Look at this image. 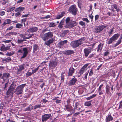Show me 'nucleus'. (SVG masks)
I'll list each match as a JSON object with an SVG mask.
<instances>
[{
  "label": "nucleus",
  "instance_id": "e2e57ef3",
  "mask_svg": "<svg viewBox=\"0 0 122 122\" xmlns=\"http://www.w3.org/2000/svg\"><path fill=\"white\" fill-rule=\"evenodd\" d=\"M8 2V0H4L3 1L2 4L3 5H5Z\"/></svg>",
  "mask_w": 122,
  "mask_h": 122
},
{
  "label": "nucleus",
  "instance_id": "5fc2aeb1",
  "mask_svg": "<svg viewBox=\"0 0 122 122\" xmlns=\"http://www.w3.org/2000/svg\"><path fill=\"white\" fill-rule=\"evenodd\" d=\"M63 25L64 24L61 23L60 22L58 27L59 29H61L63 28Z\"/></svg>",
  "mask_w": 122,
  "mask_h": 122
},
{
  "label": "nucleus",
  "instance_id": "c85d7f7f",
  "mask_svg": "<svg viewBox=\"0 0 122 122\" xmlns=\"http://www.w3.org/2000/svg\"><path fill=\"white\" fill-rule=\"evenodd\" d=\"M10 76V74L9 73L4 72L3 73L2 77L8 79Z\"/></svg>",
  "mask_w": 122,
  "mask_h": 122
},
{
  "label": "nucleus",
  "instance_id": "f03ea898",
  "mask_svg": "<svg viewBox=\"0 0 122 122\" xmlns=\"http://www.w3.org/2000/svg\"><path fill=\"white\" fill-rule=\"evenodd\" d=\"M15 85H14V84H11L8 89L6 92V95H9L7 96V98L10 96L11 97H13L14 93V91L15 90Z\"/></svg>",
  "mask_w": 122,
  "mask_h": 122
},
{
  "label": "nucleus",
  "instance_id": "6e6d98bb",
  "mask_svg": "<svg viewBox=\"0 0 122 122\" xmlns=\"http://www.w3.org/2000/svg\"><path fill=\"white\" fill-rule=\"evenodd\" d=\"M17 12V13L15 14V16L16 17H18L21 15V12Z\"/></svg>",
  "mask_w": 122,
  "mask_h": 122
},
{
  "label": "nucleus",
  "instance_id": "e433bc0d",
  "mask_svg": "<svg viewBox=\"0 0 122 122\" xmlns=\"http://www.w3.org/2000/svg\"><path fill=\"white\" fill-rule=\"evenodd\" d=\"M33 51L34 52L36 51L38 48V45L36 44H35L33 46Z\"/></svg>",
  "mask_w": 122,
  "mask_h": 122
},
{
  "label": "nucleus",
  "instance_id": "f8f14e48",
  "mask_svg": "<svg viewBox=\"0 0 122 122\" xmlns=\"http://www.w3.org/2000/svg\"><path fill=\"white\" fill-rule=\"evenodd\" d=\"M81 107V104H80L79 102H78L76 103L73 109L74 110V112L76 110H80Z\"/></svg>",
  "mask_w": 122,
  "mask_h": 122
},
{
  "label": "nucleus",
  "instance_id": "4c0bfd02",
  "mask_svg": "<svg viewBox=\"0 0 122 122\" xmlns=\"http://www.w3.org/2000/svg\"><path fill=\"white\" fill-rule=\"evenodd\" d=\"M17 34V33L15 32H10L7 33L6 35L9 36H10L11 35H16Z\"/></svg>",
  "mask_w": 122,
  "mask_h": 122
},
{
  "label": "nucleus",
  "instance_id": "4468645a",
  "mask_svg": "<svg viewBox=\"0 0 122 122\" xmlns=\"http://www.w3.org/2000/svg\"><path fill=\"white\" fill-rule=\"evenodd\" d=\"M84 52L85 56L87 57L90 53L91 52V50L89 48H86L84 49Z\"/></svg>",
  "mask_w": 122,
  "mask_h": 122
},
{
  "label": "nucleus",
  "instance_id": "ea45409f",
  "mask_svg": "<svg viewBox=\"0 0 122 122\" xmlns=\"http://www.w3.org/2000/svg\"><path fill=\"white\" fill-rule=\"evenodd\" d=\"M83 0H78V5L79 8H81V5L82 4V1Z\"/></svg>",
  "mask_w": 122,
  "mask_h": 122
},
{
  "label": "nucleus",
  "instance_id": "bf43d9fd",
  "mask_svg": "<svg viewBox=\"0 0 122 122\" xmlns=\"http://www.w3.org/2000/svg\"><path fill=\"white\" fill-rule=\"evenodd\" d=\"M107 14L109 16H113L115 15L114 14H113L111 13V12L109 11L107 13Z\"/></svg>",
  "mask_w": 122,
  "mask_h": 122
},
{
  "label": "nucleus",
  "instance_id": "9b49d317",
  "mask_svg": "<svg viewBox=\"0 0 122 122\" xmlns=\"http://www.w3.org/2000/svg\"><path fill=\"white\" fill-rule=\"evenodd\" d=\"M57 62L55 61H50L49 64V68L50 69H53L57 66Z\"/></svg>",
  "mask_w": 122,
  "mask_h": 122
},
{
  "label": "nucleus",
  "instance_id": "4be33fe9",
  "mask_svg": "<svg viewBox=\"0 0 122 122\" xmlns=\"http://www.w3.org/2000/svg\"><path fill=\"white\" fill-rule=\"evenodd\" d=\"M34 34H29L28 37H26L24 34H21L19 35L20 36L21 38H23V39H29Z\"/></svg>",
  "mask_w": 122,
  "mask_h": 122
},
{
  "label": "nucleus",
  "instance_id": "79ce46f5",
  "mask_svg": "<svg viewBox=\"0 0 122 122\" xmlns=\"http://www.w3.org/2000/svg\"><path fill=\"white\" fill-rule=\"evenodd\" d=\"M23 26V25L22 24L17 23L16 25V28H20L22 27Z\"/></svg>",
  "mask_w": 122,
  "mask_h": 122
},
{
  "label": "nucleus",
  "instance_id": "f704fd0d",
  "mask_svg": "<svg viewBox=\"0 0 122 122\" xmlns=\"http://www.w3.org/2000/svg\"><path fill=\"white\" fill-rule=\"evenodd\" d=\"M98 48L97 50V51L98 52L99 50L100 51H101L103 47V44L101 43L98 45Z\"/></svg>",
  "mask_w": 122,
  "mask_h": 122
},
{
  "label": "nucleus",
  "instance_id": "864d4df0",
  "mask_svg": "<svg viewBox=\"0 0 122 122\" xmlns=\"http://www.w3.org/2000/svg\"><path fill=\"white\" fill-rule=\"evenodd\" d=\"M93 74V69L92 68L90 69V71L89 73V75L90 76H91Z\"/></svg>",
  "mask_w": 122,
  "mask_h": 122
},
{
  "label": "nucleus",
  "instance_id": "72a5a7b5",
  "mask_svg": "<svg viewBox=\"0 0 122 122\" xmlns=\"http://www.w3.org/2000/svg\"><path fill=\"white\" fill-rule=\"evenodd\" d=\"M92 101H86L85 102L84 105L86 106H89L92 105L91 104Z\"/></svg>",
  "mask_w": 122,
  "mask_h": 122
},
{
  "label": "nucleus",
  "instance_id": "423d86ee",
  "mask_svg": "<svg viewBox=\"0 0 122 122\" xmlns=\"http://www.w3.org/2000/svg\"><path fill=\"white\" fill-rule=\"evenodd\" d=\"M26 85V84H22L19 86L17 87L16 91L14 92H16L17 95L21 94L22 93L23 90V88Z\"/></svg>",
  "mask_w": 122,
  "mask_h": 122
},
{
  "label": "nucleus",
  "instance_id": "b1692460",
  "mask_svg": "<svg viewBox=\"0 0 122 122\" xmlns=\"http://www.w3.org/2000/svg\"><path fill=\"white\" fill-rule=\"evenodd\" d=\"M34 109L33 107L32 106V105L30 104L24 110V111H31L32 110Z\"/></svg>",
  "mask_w": 122,
  "mask_h": 122
},
{
  "label": "nucleus",
  "instance_id": "680f3d73",
  "mask_svg": "<svg viewBox=\"0 0 122 122\" xmlns=\"http://www.w3.org/2000/svg\"><path fill=\"white\" fill-rule=\"evenodd\" d=\"M96 55V54L94 53H93L92 54H90L88 58H91L92 57H94V56L95 55Z\"/></svg>",
  "mask_w": 122,
  "mask_h": 122
},
{
  "label": "nucleus",
  "instance_id": "c756f323",
  "mask_svg": "<svg viewBox=\"0 0 122 122\" xmlns=\"http://www.w3.org/2000/svg\"><path fill=\"white\" fill-rule=\"evenodd\" d=\"M103 86V84H102L100 85L99 88L98 89V91L99 92V94L100 95H101L103 94V92H102V87Z\"/></svg>",
  "mask_w": 122,
  "mask_h": 122
},
{
  "label": "nucleus",
  "instance_id": "052dcab7",
  "mask_svg": "<svg viewBox=\"0 0 122 122\" xmlns=\"http://www.w3.org/2000/svg\"><path fill=\"white\" fill-rule=\"evenodd\" d=\"M89 64V63H87L85 65L83 66L81 68H82L84 69H85V70L86 68L87 67V66Z\"/></svg>",
  "mask_w": 122,
  "mask_h": 122
},
{
  "label": "nucleus",
  "instance_id": "f257e3e1",
  "mask_svg": "<svg viewBox=\"0 0 122 122\" xmlns=\"http://www.w3.org/2000/svg\"><path fill=\"white\" fill-rule=\"evenodd\" d=\"M67 104L65 106V110L70 112L68 116L71 115L74 113V111L73 109L72 106H73L74 101L71 99H68L67 101Z\"/></svg>",
  "mask_w": 122,
  "mask_h": 122
},
{
  "label": "nucleus",
  "instance_id": "49530a36",
  "mask_svg": "<svg viewBox=\"0 0 122 122\" xmlns=\"http://www.w3.org/2000/svg\"><path fill=\"white\" fill-rule=\"evenodd\" d=\"M26 40H20V39H18L17 41V43L18 44H22V43L24 41H26Z\"/></svg>",
  "mask_w": 122,
  "mask_h": 122
},
{
  "label": "nucleus",
  "instance_id": "58836bf2",
  "mask_svg": "<svg viewBox=\"0 0 122 122\" xmlns=\"http://www.w3.org/2000/svg\"><path fill=\"white\" fill-rule=\"evenodd\" d=\"M30 70H29L25 74V76L26 77H29L33 75L31 72H29Z\"/></svg>",
  "mask_w": 122,
  "mask_h": 122
},
{
  "label": "nucleus",
  "instance_id": "3c124183",
  "mask_svg": "<svg viewBox=\"0 0 122 122\" xmlns=\"http://www.w3.org/2000/svg\"><path fill=\"white\" fill-rule=\"evenodd\" d=\"M55 23L51 22L50 23V25L49 27H54L56 26V25H55Z\"/></svg>",
  "mask_w": 122,
  "mask_h": 122
},
{
  "label": "nucleus",
  "instance_id": "393cba45",
  "mask_svg": "<svg viewBox=\"0 0 122 122\" xmlns=\"http://www.w3.org/2000/svg\"><path fill=\"white\" fill-rule=\"evenodd\" d=\"M11 60V59L10 57H8L7 58H4L2 60V61L3 63L9 62Z\"/></svg>",
  "mask_w": 122,
  "mask_h": 122
},
{
  "label": "nucleus",
  "instance_id": "9d476101",
  "mask_svg": "<svg viewBox=\"0 0 122 122\" xmlns=\"http://www.w3.org/2000/svg\"><path fill=\"white\" fill-rule=\"evenodd\" d=\"M28 66H29V64L28 63H23L19 65L18 66L19 68L18 69L17 72H21L23 70L26 68V67Z\"/></svg>",
  "mask_w": 122,
  "mask_h": 122
},
{
  "label": "nucleus",
  "instance_id": "774afa93",
  "mask_svg": "<svg viewBox=\"0 0 122 122\" xmlns=\"http://www.w3.org/2000/svg\"><path fill=\"white\" fill-rule=\"evenodd\" d=\"M5 12L4 11H0V15L1 16H3L5 15Z\"/></svg>",
  "mask_w": 122,
  "mask_h": 122
},
{
  "label": "nucleus",
  "instance_id": "de8ad7c7",
  "mask_svg": "<svg viewBox=\"0 0 122 122\" xmlns=\"http://www.w3.org/2000/svg\"><path fill=\"white\" fill-rule=\"evenodd\" d=\"M121 42V40L118 39V40L117 41V43L114 44V46L115 47L116 46L119 45L120 44Z\"/></svg>",
  "mask_w": 122,
  "mask_h": 122
},
{
  "label": "nucleus",
  "instance_id": "7ed1b4c3",
  "mask_svg": "<svg viewBox=\"0 0 122 122\" xmlns=\"http://www.w3.org/2000/svg\"><path fill=\"white\" fill-rule=\"evenodd\" d=\"M83 38H81L76 41H72L71 44V46L74 48H76L82 44V41L84 40Z\"/></svg>",
  "mask_w": 122,
  "mask_h": 122
},
{
  "label": "nucleus",
  "instance_id": "1a4fd4ad",
  "mask_svg": "<svg viewBox=\"0 0 122 122\" xmlns=\"http://www.w3.org/2000/svg\"><path fill=\"white\" fill-rule=\"evenodd\" d=\"M76 21L71 20L68 24L65 26V27L66 28L71 29L76 26Z\"/></svg>",
  "mask_w": 122,
  "mask_h": 122
},
{
  "label": "nucleus",
  "instance_id": "412c9836",
  "mask_svg": "<svg viewBox=\"0 0 122 122\" xmlns=\"http://www.w3.org/2000/svg\"><path fill=\"white\" fill-rule=\"evenodd\" d=\"M38 30V28L36 27H31L28 29V30L31 32H36Z\"/></svg>",
  "mask_w": 122,
  "mask_h": 122
},
{
  "label": "nucleus",
  "instance_id": "5701e85b",
  "mask_svg": "<svg viewBox=\"0 0 122 122\" xmlns=\"http://www.w3.org/2000/svg\"><path fill=\"white\" fill-rule=\"evenodd\" d=\"M12 21L9 19H8L5 20L2 24L1 25L3 26L2 27L5 26L6 24H9L11 23Z\"/></svg>",
  "mask_w": 122,
  "mask_h": 122
},
{
  "label": "nucleus",
  "instance_id": "6ab92c4d",
  "mask_svg": "<svg viewBox=\"0 0 122 122\" xmlns=\"http://www.w3.org/2000/svg\"><path fill=\"white\" fill-rule=\"evenodd\" d=\"M106 93L108 95H111V87L108 85H106Z\"/></svg>",
  "mask_w": 122,
  "mask_h": 122
},
{
  "label": "nucleus",
  "instance_id": "603ef678",
  "mask_svg": "<svg viewBox=\"0 0 122 122\" xmlns=\"http://www.w3.org/2000/svg\"><path fill=\"white\" fill-rule=\"evenodd\" d=\"M9 82V81H8L4 85V87H3L2 88L3 89H4L3 90H5L7 88V87L8 86V83Z\"/></svg>",
  "mask_w": 122,
  "mask_h": 122
},
{
  "label": "nucleus",
  "instance_id": "2f4dec72",
  "mask_svg": "<svg viewBox=\"0 0 122 122\" xmlns=\"http://www.w3.org/2000/svg\"><path fill=\"white\" fill-rule=\"evenodd\" d=\"M65 53L67 55H69L74 53V52L72 50H67L65 51Z\"/></svg>",
  "mask_w": 122,
  "mask_h": 122
},
{
  "label": "nucleus",
  "instance_id": "cd10ccee",
  "mask_svg": "<svg viewBox=\"0 0 122 122\" xmlns=\"http://www.w3.org/2000/svg\"><path fill=\"white\" fill-rule=\"evenodd\" d=\"M67 40H65L60 42L58 43V45L60 47L62 46L64 44L67 43Z\"/></svg>",
  "mask_w": 122,
  "mask_h": 122
},
{
  "label": "nucleus",
  "instance_id": "ddd939ff",
  "mask_svg": "<svg viewBox=\"0 0 122 122\" xmlns=\"http://www.w3.org/2000/svg\"><path fill=\"white\" fill-rule=\"evenodd\" d=\"M51 114H45L44 115H42V122H46L48 119L51 117Z\"/></svg>",
  "mask_w": 122,
  "mask_h": 122
},
{
  "label": "nucleus",
  "instance_id": "13d9d810",
  "mask_svg": "<svg viewBox=\"0 0 122 122\" xmlns=\"http://www.w3.org/2000/svg\"><path fill=\"white\" fill-rule=\"evenodd\" d=\"M81 112H76V113H74L73 115V116L74 117H76L77 115L81 113Z\"/></svg>",
  "mask_w": 122,
  "mask_h": 122
},
{
  "label": "nucleus",
  "instance_id": "a19ab883",
  "mask_svg": "<svg viewBox=\"0 0 122 122\" xmlns=\"http://www.w3.org/2000/svg\"><path fill=\"white\" fill-rule=\"evenodd\" d=\"M114 28L113 27L112 29H110L109 31L108 32V34L109 36H111V34H112V33L114 31L113 30Z\"/></svg>",
  "mask_w": 122,
  "mask_h": 122
},
{
  "label": "nucleus",
  "instance_id": "c9c22d12",
  "mask_svg": "<svg viewBox=\"0 0 122 122\" xmlns=\"http://www.w3.org/2000/svg\"><path fill=\"white\" fill-rule=\"evenodd\" d=\"M43 106H41V104L36 105L33 107L34 110H35L38 108H40Z\"/></svg>",
  "mask_w": 122,
  "mask_h": 122
},
{
  "label": "nucleus",
  "instance_id": "473e14b6",
  "mask_svg": "<svg viewBox=\"0 0 122 122\" xmlns=\"http://www.w3.org/2000/svg\"><path fill=\"white\" fill-rule=\"evenodd\" d=\"M85 69H83L82 68H81L79 72H78V77H80L81 75L83 74L85 71Z\"/></svg>",
  "mask_w": 122,
  "mask_h": 122
},
{
  "label": "nucleus",
  "instance_id": "20e7f679",
  "mask_svg": "<svg viewBox=\"0 0 122 122\" xmlns=\"http://www.w3.org/2000/svg\"><path fill=\"white\" fill-rule=\"evenodd\" d=\"M53 33L50 31L46 33L41 36L42 40L44 41H46L48 39L51 38L53 36Z\"/></svg>",
  "mask_w": 122,
  "mask_h": 122
},
{
  "label": "nucleus",
  "instance_id": "8fccbe9b",
  "mask_svg": "<svg viewBox=\"0 0 122 122\" xmlns=\"http://www.w3.org/2000/svg\"><path fill=\"white\" fill-rule=\"evenodd\" d=\"M83 21L86 22L87 23H89L90 22L88 20V19L86 18H83L81 19Z\"/></svg>",
  "mask_w": 122,
  "mask_h": 122
},
{
  "label": "nucleus",
  "instance_id": "2eb2a0df",
  "mask_svg": "<svg viewBox=\"0 0 122 122\" xmlns=\"http://www.w3.org/2000/svg\"><path fill=\"white\" fill-rule=\"evenodd\" d=\"M77 80L76 78L75 77L72 79L68 83L69 86H71V85H74L76 82L77 81Z\"/></svg>",
  "mask_w": 122,
  "mask_h": 122
},
{
  "label": "nucleus",
  "instance_id": "09e8293b",
  "mask_svg": "<svg viewBox=\"0 0 122 122\" xmlns=\"http://www.w3.org/2000/svg\"><path fill=\"white\" fill-rule=\"evenodd\" d=\"M70 21V19L69 17H67L66 19L65 20L66 23V24L67 25V24H68L69 23V22Z\"/></svg>",
  "mask_w": 122,
  "mask_h": 122
},
{
  "label": "nucleus",
  "instance_id": "f3484780",
  "mask_svg": "<svg viewBox=\"0 0 122 122\" xmlns=\"http://www.w3.org/2000/svg\"><path fill=\"white\" fill-rule=\"evenodd\" d=\"M23 51L24 52L22 55V56L21 57V59L24 58L26 57L27 56L28 53V49L26 47L23 48Z\"/></svg>",
  "mask_w": 122,
  "mask_h": 122
},
{
  "label": "nucleus",
  "instance_id": "39448f33",
  "mask_svg": "<svg viewBox=\"0 0 122 122\" xmlns=\"http://www.w3.org/2000/svg\"><path fill=\"white\" fill-rule=\"evenodd\" d=\"M68 11L69 13L72 15H76L78 11V9L76 5L74 4L71 5L69 7Z\"/></svg>",
  "mask_w": 122,
  "mask_h": 122
},
{
  "label": "nucleus",
  "instance_id": "aec40b11",
  "mask_svg": "<svg viewBox=\"0 0 122 122\" xmlns=\"http://www.w3.org/2000/svg\"><path fill=\"white\" fill-rule=\"evenodd\" d=\"M113 119V118L111 116V114H110L106 116L105 121L106 122H110V121H112Z\"/></svg>",
  "mask_w": 122,
  "mask_h": 122
},
{
  "label": "nucleus",
  "instance_id": "dca6fc26",
  "mask_svg": "<svg viewBox=\"0 0 122 122\" xmlns=\"http://www.w3.org/2000/svg\"><path fill=\"white\" fill-rule=\"evenodd\" d=\"M0 47V50L1 51L4 52L9 50L10 49V47L9 46H5V45L3 44Z\"/></svg>",
  "mask_w": 122,
  "mask_h": 122
},
{
  "label": "nucleus",
  "instance_id": "bb28decb",
  "mask_svg": "<svg viewBox=\"0 0 122 122\" xmlns=\"http://www.w3.org/2000/svg\"><path fill=\"white\" fill-rule=\"evenodd\" d=\"M24 9L25 8L24 7L20 6L16 8L15 10V11L16 12L18 11L21 12L23 11Z\"/></svg>",
  "mask_w": 122,
  "mask_h": 122
},
{
  "label": "nucleus",
  "instance_id": "a878e982",
  "mask_svg": "<svg viewBox=\"0 0 122 122\" xmlns=\"http://www.w3.org/2000/svg\"><path fill=\"white\" fill-rule=\"evenodd\" d=\"M54 41V39L53 38H51L49 40L45 42V44L47 46H49Z\"/></svg>",
  "mask_w": 122,
  "mask_h": 122
},
{
  "label": "nucleus",
  "instance_id": "4d7b16f0",
  "mask_svg": "<svg viewBox=\"0 0 122 122\" xmlns=\"http://www.w3.org/2000/svg\"><path fill=\"white\" fill-rule=\"evenodd\" d=\"M111 6L113 9V8H114L115 9H116L117 8V5L115 4L112 5Z\"/></svg>",
  "mask_w": 122,
  "mask_h": 122
},
{
  "label": "nucleus",
  "instance_id": "7c9ffc66",
  "mask_svg": "<svg viewBox=\"0 0 122 122\" xmlns=\"http://www.w3.org/2000/svg\"><path fill=\"white\" fill-rule=\"evenodd\" d=\"M65 14V13L64 11L61 12L60 14L57 15L56 19H60L64 16Z\"/></svg>",
  "mask_w": 122,
  "mask_h": 122
},
{
  "label": "nucleus",
  "instance_id": "a18cd8bd",
  "mask_svg": "<svg viewBox=\"0 0 122 122\" xmlns=\"http://www.w3.org/2000/svg\"><path fill=\"white\" fill-rule=\"evenodd\" d=\"M14 53L13 52H8L7 53H6L5 54V55L6 56H11L12 55L14 54Z\"/></svg>",
  "mask_w": 122,
  "mask_h": 122
},
{
  "label": "nucleus",
  "instance_id": "37998d69",
  "mask_svg": "<svg viewBox=\"0 0 122 122\" xmlns=\"http://www.w3.org/2000/svg\"><path fill=\"white\" fill-rule=\"evenodd\" d=\"M40 66V65L38 66L35 69L32 70V72L33 74L35 73L38 71Z\"/></svg>",
  "mask_w": 122,
  "mask_h": 122
},
{
  "label": "nucleus",
  "instance_id": "6e6552de",
  "mask_svg": "<svg viewBox=\"0 0 122 122\" xmlns=\"http://www.w3.org/2000/svg\"><path fill=\"white\" fill-rule=\"evenodd\" d=\"M120 36V34L117 33L114 34L108 41L107 44L108 45L111 44L112 42L116 40Z\"/></svg>",
  "mask_w": 122,
  "mask_h": 122
},
{
  "label": "nucleus",
  "instance_id": "0eeeda50",
  "mask_svg": "<svg viewBox=\"0 0 122 122\" xmlns=\"http://www.w3.org/2000/svg\"><path fill=\"white\" fill-rule=\"evenodd\" d=\"M107 26V25H104L96 26L94 28V31L96 33H99Z\"/></svg>",
  "mask_w": 122,
  "mask_h": 122
},
{
  "label": "nucleus",
  "instance_id": "0e129e2a",
  "mask_svg": "<svg viewBox=\"0 0 122 122\" xmlns=\"http://www.w3.org/2000/svg\"><path fill=\"white\" fill-rule=\"evenodd\" d=\"M99 17V15H95V20H97L98 19Z\"/></svg>",
  "mask_w": 122,
  "mask_h": 122
},
{
  "label": "nucleus",
  "instance_id": "a211bd4d",
  "mask_svg": "<svg viewBox=\"0 0 122 122\" xmlns=\"http://www.w3.org/2000/svg\"><path fill=\"white\" fill-rule=\"evenodd\" d=\"M75 70V69L72 66L71 67L69 70L68 76H72Z\"/></svg>",
  "mask_w": 122,
  "mask_h": 122
},
{
  "label": "nucleus",
  "instance_id": "338daca9",
  "mask_svg": "<svg viewBox=\"0 0 122 122\" xmlns=\"http://www.w3.org/2000/svg\"><path fill=\"white\" fill-rule=\"evenodd\" d=\"M61 100L57 99L56 101V103L57 104L60 103H61Z\"/></svg>",
  "mask_w": 122,
  "mask_h": 122
},
{
  "label": "nucleus",
  "instance_id": "c03bdc74",
  "mask_svg": "<svg viewBox=\"0 0 122 122\" xmlns=\"http://www.w3.org/2000/svg\"><path fill=\"white\" fill-rule=\"evenodd\" d=\"M79 24L82 26H85L86 25L85 23L82 21H80L79 22Z\"/></svg>",
  "mask_w": 122,
  "mask_h": 122
},
{
  "label": "nucleus",
  "instance_id": "69168bd1",
  "mask_svg": "<svg viewBox=\"0 0 122 122\" xmlns=\"http://www.w3.org/2000/svg\"><path fill=\"white\" fill-rule=\"evenodd\" d=\"M109 54V52L107 50L104 52V55L105 56H107Z\"/></svg>",
  "mask_w": 122,
  "mask_h": 122
}]
</instances>
